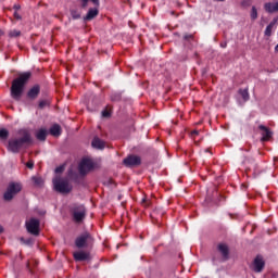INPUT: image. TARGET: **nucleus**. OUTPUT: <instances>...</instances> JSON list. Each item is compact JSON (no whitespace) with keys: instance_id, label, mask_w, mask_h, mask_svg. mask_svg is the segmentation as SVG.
Segmentation results:
<instances>
[{"instance_id":"ea45409f","label":"nucleus","mask_w":278,"mask_h":278,"mask_svg":"<svg viewBox=\"0 0 278 278\" xmlns=\"http://www.w3.org/2000/svg\"><path fill=\"white\" fill-rule=\"evenodd\" d=\"M188 38H192V36H185V39L188 40Z\"/></svg>"},{"instance_id":"412c9836","label":"nucleus","mask_w":278,"mask_h":278,"mask_svg":"<svg viewBox=\"0 0 278 278\" xmlns=\"http://www.w3.org/2000/svg\"><path fill=\"white\" fill-rule=\"evenodd\" d=\"M239 94H241L244 103H247V101H249L250 96H249V88L245 89H239Z\"/></svg>"},{"instance_id":"f257e3e1","label":"nucleus","mask_w":278,"mask_h":278,"mask_svg":"<svg viewBox=\"0 0 278 278\" xmlns=\"http://www.w3.org/2000/svg\"><path fill=\"white\" fill-rule=\"evenodd\" d=\"M20 138H13L9 140L8 151L11 153H18L21 149H27L31 142V135L28 130L22 129L18 131Z\"/></svg>"},{"instance_id":"2f4dec72","label":"nucleus","mask_w":278,"mask_h":278,"mask_svg":"<svg viewBox=\"0 0 278 278\" xmlns=\"http://www.w3.org/2000/svg\"><path fill=\"white\" fill-rule=\"evenodd\" d=\"M14 16H15V18H16L17 21H21V18H22L21 15H18V12H16V11L14 12Z\"/></svg>"},{"instance_id":"58836bf2","label":"nucleus","mask_w":278,"mask_h":278,"mask_svg":"<svg viewBox=\"0 0 278 278\" xmlns=\"http://www.w3.org/2000/svg\"><path fill=\"white\" fill-rule=\"evenodd\" d=\"M0 233H3V226L0 225Z\"/></svg>"},{"instance_id":"2eb2a0df","label":"nucleus","mask_w":278,"mask_h":278,"mask_svg":"<svg viewBox=\"0 0 278 278\" xmlns=\"http://www.w3.org/2000/svg\"><path fill=\"white\" fill-rule=\"evenodd\" d=\"M265 10L269 14H273L274 12H278V2H267V3H265Z\"/></svg>"},{"instance_id":"6e6552de","label":"nucleus","mask_w":278,"mask_h":278,"mask_svg":"<svg viewBox=\"0 0 278 278\" xmlns=\"http://www.w3.org/2000/svg\"><path fill=\"white\" fill-rule=\"evenodd\" d=\"M73 218L75 223H81L86 218V207L84 205H77L73 208Z\"/></svg>"},{"instance_id":"b1692460","label":"nucleus","mask_w":278,"mask_h":278,"mask_svg":"<svg viewBox=\"0 0 278 278\" xmlns=\"http://www.w3.org/2000/svg\"><path fill=\"white\" fill-rule=\"evenodd\" d=\"M273 27H275V23L271 22L269 25H267V27L265 29V36H271Z\"/></svg>"},{"instance_id":"79ce46f5","label":"nucleus","mask_w":278,"mask_h":278,"mask_svg":"<svg viewBox=\"0 0 278 278\" xmlns=\"http://www.w3.org/2000/svg\"><path fill=\"white\" fill-rule=\"evenodd\" d=\"M0 36H3V30H0Z\"/></svg>"},{"instance_id":"f3484780","label":"nucleus","mask_w":278,"mask_h":278,"mask_svg":"<svg viewBox=\"0 0 278 278\" xmlns=\"http://www.w3.org/2000/svg\"><path fill=\"white\" fill-rule=\"evenodd\" d=\"M91 146L93 147V149H105V142L99 137L93 138Z\"/></svg>"},{"instance_id":"f704fd0d","label":"nucleus","mask_w":278,"mask_h":278,"mask_svg":"<svg viewBox=\"0 0 278 278\" xmlns=\"http://www.w3.org/2000/svg\"><path fill=\"white\" fill-rule=\"evenodd\" d=\"M111 99H112V101H118V99H121V96H116L115 98L112 97Z\"/></svg>"},{"instance_id":"7c9ffc66","label":"nucleus","mask_w":278,"mask_h":278,"mask_svg":"<svg viewBox=\"0 0 278 278\" xmlns=\"http://www.w3.org/2000/svg\"><path fill=\"white\" fill-rule=\"evenodd\" d=\"M22 242H24V244H28L29 245V244H31L33 241H31V239H28L26 241H25V239H22Z\"/></svg>"},{"instance_id":"20e7f679","label":"nucleus","mask_w":278,"mask_h":278,"mask_svg":"<svg viewBox=\"0 0 278 278\" xmlns=\"http://www.w3.org/2000/svg\"><path fill=\"white\" fill-rule=\"evenodd\" d=\"M21 190H23V185H21V182L9 184L8 189L3 194L4 201H12Z\"/></svg>"},{"instance_id":"bb28decb","label":"nucleus","mask_w":278,"mask_h":278,"mask_svg":"<svg viewBox=\"0 0 278 278\" xmlns=\"http://www.w3.org/2000/svg\"><path fill=\"white\" fill-rule=\"evenodd\" d=\"M47 105H49V101H47V100H41V101H39V108H40V110L47 108Z\"/></svg>"},{"instance_id":"e433bc0d","label":"nucleus","mask_w":278,"mask_h":278,"mask_svg":"<svg viewBox=\"0 0 278 278\" xmlns=\"http://www.w3.org/2000/svg\"><path fill=\"white\" fill-rule=\"evenodd\" d=\"M222 49H226L227 48V42L220 43Z\"/></svg>"},{"instance_id":"aec40b11","label":"nucleus","mask_w":278,"mask_h":278,"mask_svg":"<svg viewBox=\"0 0 278 278\" xmlns=\"http://www.w3.org/2000/svg\"><path fill=\"white\" fill-rule=\"evenodd\" d=\"M37 140L45 142L47 140V129L41 128L36 132Z\"/></svg>"},{"instance_id":"dca6fc26","label":"nucleus","mask_w":278,"mask_h":278,"mask_svg":"<svg viewBox=\"0 0 278 278\" xmlns=\"http://www.w3.org/2000/svg\"><path fill=\"white\" fill-rule=\"evenodd\" d=\"M218 251H219V253H222L224 260H228L229 258V247H227V244L220 243L218 245Z\"/></svg>"},{"instance_id":"72a5a7b5","label":"nucleus","mask_w":278,"mask_h":278,"mask_svg":"<svg viewBox=\"0 0 278 278\" xmlns=\"http://www.w3.org/2000/svg\"><path fill=\"white\" fill-rule=\"evenodd\" d=\"M93 5H97V8H99V0H91Z\"/></svg>"},{"instance_id":"4468645a","label":"nucleus","mask_w":278,"mask_h":278,"mask_svg":"<svg viewBox=\"0 0 278 278\" xmlns=\"http://www.w3.org/2000/svg\"><path fill=\"white\" fill-rule=\"evenodd\" d=\"M260 129H261V134H262V140L263 141H266V140H270L271 136H273V132L268 130V128H266V126L264 125H261L260 126Z\"/></svg>"},{"instance_id":"c756f323","label":"nucleus","mask_w":278,"mask_h":278,"mask_svg":"<svg viewBox=\"0 0 278 278\" xmlns=\"http://www.w3.org/2000/svg\"><path fill=\"white\" fill-rule=\"evenodd\" d=\"M27 168H34V162L29 161L28 163H26Z\"/></svg>"},{"instance_id":"7ed1b4c3","label":"nucleus","mask_w":278,"mask_h":278,"mask_svg":"<svg viewBox=\"0 0 278 278\" xmlns=\"http://www.w3.org/2000/svg\"><path fill=\"white\" fill-rule=\"evenodd\" d=\"M52 184L54 190L61 194H68V192H72L73 190V185H71L68 178L55 177L53 178Z\"/></svg>"},{"instance_id":"f03ea898","label":"nucleus","mask_w":278,"mask_h":278,"mask_svg":"<svg viewBox=\"0 0 278 278\" xmlns=\"http://www.w3.org/2000/svg\"><path fill=\"white\" fill-rule=\"evenodd\" d=\"M31 77L30 72H25L20 75L18 78H15L11 86V97L15 99V101H21V97L23 96V90L25 89V84L29 81Z\"/></svg>"},{"instance_id":"393cba45","label":"nucleus","mask_w":278,"mask_h":278,"mask_svg":"<svg viewBox=\"0 0 278 278\" xmlns=\"http://www.w3.org/2000/svg\"><path fill=\"white\" fill-rule=\"evenodd\" d=\"M18 36H21V30L13 29V30L9 31V37L10 38H18Z\"/></svg>"},{"instance_id":"5701e85b","label":"nucleus","mask_w":278,"mask_h":278,"mask_svg":"<svg viewBox=\"0 0 278 278\" xmlns=\"http://www.w3.org/2000/svg\"><path fill=\"white\" fill-rule=\"evenodd\" d=\"M71 16H72V18H74V21H77V18H81V12H79L77 10H72Z\"/></svg>"},{"instance_id":"1a4fd4ad","label":"nucleus","mask_w":278,"mask_h":278,"mask_svg":"<svg viewBox=\"0 0 278 278\" xmlns=\"http://www.w3.org/2000/svg\"><path fill=\"white\" fill-rule=\"evenodd\" d=\"M123 162L128 168H131L134 166H140L141 164L140 156L137 155H129L128 157L124 159Z\"/></svg>"},{"instance_id":"cd10ccee","label":"nucleus","mask_w":278,"mask_h":278,"mask_svg":"<svg viewBox=\"0 0 278 278\" xmlns=\"http://www.w3.org/2000/svg\"><path fill=\"white\" fill-rule=\"evenodd\" d=\"M102 116H103L104 118H110V113H109V111H106V110L102 111Z\"/></svg>"},{"instance_id":"423d86ee","label":"nucleus","mask_w":278,"mask_h":278,"mask_svg":"<svg viewBox=\"0 0 278 278\" xmlns=\"http://www.w3.org/2000/svg\"><path fill=\"white\" fill-rule=\"evenodd\" d=\"M94 168V163L90 159H83L78 165L80 175H88Z\"/></svg>"},{"instance_id":"0eeeda50","label":"nucleus","mask_w":278,"mask_h":278,"mask_svg":"<svg viewBox=\"0 0 278 278\" xmlns=\"http://www.w3.org/2000/svg\"><path fill=\"white\" fill-rule=\"evenodd\" d=\"M26 228L28 233L38 236L40 233V220L37 218H31L30 220L26 222Z\"/></svg>"},{"instance_id":"4c0bfd02","label":"nucleus","mask_w":278,"mask_h":278,"mask_svg":"<svg viewBox=\"0 0 278 278\" xmlns=\"http://www.w3.org/2000/svg\"><path fill=\"white\" fill-rule=\"evenodd\" d=\"M14 10H21V5L20 4H15L14 5Z\"/></svg>"},{"instance_id":"a211bd4d","label":"nucleus","mask_w":278,"mask_h":278,"mask_svg":"<svg viewBox=\"0 0 278 278\" xmlns=\"http://www.w3.org/2000/svg\"><path fill=\"white\" fill-rule=\"evenodd\" d=\"M50 134L51 136H54L55 138H58V136H62V127H60V125L54 124L50 127Z\"/></svg>"},{"instance_id":"ddd939ff","label":"nucleus","mask_w":278,"mask_h":278,"mask_svg":"<svg viewBox=\"0 0 278 278\" xmlns=\"http://www.w3.org/2000/svg\"><path fill=\"white\" fill-rule=\"evenodd\" d=\"M99 16V9L92 8L89 9L86 16L84 17V21H92L93 18H97Z\"/></svg>"},{"instance_id":"a19ab883","label":"nucleus","mask_w":278,"mask_h":278,"mask_svg":"<svg viewBox=\"0 0 278 278\" xmlns=\"http://www.w3.org/2000/svg\"><path fill=\"white\" fill-rule=\"evenodd\" d=\"M275 51L278 53V43H277V46L275 47Z\"/></svg>"},{"instance_id":"c9c22d12","label":"nucleus","mask_w":278,"mask_h":278,"mask_svg":"<svg viewBox=\"0 0 278 278\" xmlns=\"http://www.w3.org/2000/svg\"><path fill=\"white\" fill-rule=\"evenodd\" d=\"M191 136H199V130H193V131L191 132Z\"/></svg>"},{"instance_id":"9b49d317","label":"nucleus","mask_w":278,"mask_h":278,"mask_svg":"<svg viewBox=\"0 0 278 278\" xmlns=\"http://www.w3.org/2000/svg\"><path fill=\"white\" fill-rule=\"evenodd\" d=\"M264 258H262V256H256V258L253 262V271L254 273H262V270H264Z\"/></svg>"},{"instance_id":"473e14b6","label":"nucleus","mask_w":278,"mask_h":278,"mask_svg":"<svg viewBox=\"0 0 278 278\" xmlns=\"http://www.w3.org/2000/svg\"><path fill=\"white\" fill-rule=\"evenodd\" d=\"M62 170H64L63 167H56V168H55V173H62Z\"/></svg>"},{"instance_id":"39448f33","label":"nucleus","mask_w":278,"mask_h":278,"mask_svg":"<svg viewBox=\"0 0 278 278\" xmlns=\"http://www.w3.org/2000/svg\"><path fill=\"white\" fill-rule=\"evenodd\" d=\"M90 244H92V236L88 232L80 235L75 240L77 249H86V247H90Z\"/></svg>"},{"instance_id":"a878e982","label":"nucleus","mask_w":278,"mask_h":278,"mask_svg":"<svg viewBox=\"0 0 278 278\" xmlns=\"http://www.w3.org/2000/svg\"><path fill=\"white\" fill-rule=\"evenodd\" d=\"M251 18L252 21H255V18H257V9H255V7L252 8Z\"/></svg>"},{"instance_id":"6ab92c4d","label":"nucleus","mask_w":278,"mask_h":278,"mask_svg":"<svg viewBox=\"0 0 278 278\" xmlns=\"http://www.w3.org/2000/svg\"><path fill=\"white\" fill-rule=\"evenodd\" d=\"M31 181L37 188H42L45 186V179L40 176H33Z\"/></svg>"},{"instance_id":"9d476101","label":"nucleus","mask_w":278,"mask_h":278,"mask_svg":"<svg viewBox=\"0 0 278 278\" xmlns=\"http://www.w3.org/2000/svg\"><path fill=\"white\" fill-rule=\"evenodd\" d=\"M73 255L76 262H89L90 260V252L77 251V252H74Z\"/></svg>"},{"instance_id":"c85d7f7f","label":"nucleus","mask_w":278,"mask_h":278,"mask_svg":"<svg viewBox=\"0 0 278 278\" xmlns=\"http://www.w3.org/2000/svg\"><path fill=\"white\" fill-rule=\"evenodd\" d=\"M89 0H81V8H88Z\"/></svg>"},{"instance_id":"4be33fe9","label":"nucleus","mask_w":278,"mask_h":278,"mask_svg":"<svg viewBox=\"0 0 278 278\" xmlns=\"http://www.w3.org/2000/svg\"><path fill=\"white\" fill-rule=\"evenodd\" d=\"M8 136H10V131L5 128L0 129V139L1 140H8Z\"/></svg>"},{"instance_id":"f8f14e48","label":"nucleus","mask_w":278,"mask_h":278,"mask_svg":"<svg viewBox=\"0 0 278 278\" xmlns=\"http://www.w3.org/2000/svg\"><path fill=\"white\" fill-rule=\"evenodd\" d=\"M38 94H40V86L35 85L33 88H30L27 92L28 99H38Z\"/></svg>"}]
</instances>
